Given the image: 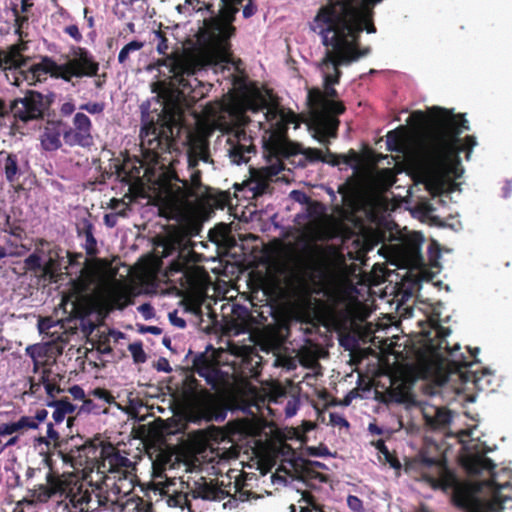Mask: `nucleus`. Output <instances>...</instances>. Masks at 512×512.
Instances as JSON below:
<instances>
[{"mask_svg":"<svg viewBox=\"0 0 512 512\" xmlns=\"http://www.w3.org/2000/svg\"><path fill=\"white\" fill-rule=\"evenodd\" d=\"M236 456V453L235 451H227V452H223L222 454V458L224 459H230V458H234Z\"/></svg>","mask_w":512,"mask_h":512,"instance_id":"603ef678","label":"nucleus"},{"mask_svg":"<svg viewBox=\"0 0 512 512\" xmlns=\"http://www.w3.org/2000/svg\"><path fill=\"white\" fill-rule=\"evenodd\" d=\"M48 480L54 493H60L67 496L69 495L70 489L68 486L70 482L73 481V477L71 475H63L61 477L49 475Z\"/></svg>","mask_w":512,"mask_h":512,"instance_id":"412c9836","label":"nucleus"},{"mask_svg":"<svg viewBox=\"0 0 512 512\" xmlns=\"http://www.w3.org/2000/svg\"><path fill=\"white\" fill-rule=\"evenodd\" d=\"M87 241L91 242V244H95L94 238H92V236H88Z\"/></svg>","mask_w":512,"mask_h":512,"instance_id":"e2e57ef3","label":"nucleus"},{"mask_svg":"<svg viewBox=\"0 0 512 512\" xmlns=\"http://www.w3.org/2000/svg\"><path fill=\"white\" fill-rule=\"evenodd\" d=\"M65 32L76 41L82 39V35L76 25H69L65 28Z\"/></svg>","mask_w":512,"mask_h":512,"instance_id":"72a5a7b5","label":"nucleus"},{"mask_svg":"<svg viewBox=\"0 0 512 512\" xmlns=\"http://www.w3.org/2000/svg\"><path fill=\"white\" fill-rule=\"evenodd\" d=\"M129 468L130 464L120 473L108 476V481H112L109 498L121 508V512H142L141 500L131 495L134 482Z\"/></svg>","mask_w":512,"mask_h":512,"instance_id":"9d476101","label":"nucleus"},{"mask_svg":"<svg viewBox=\"0 0 512 512\" xmlns=\"http://www.w3.org/2000/svg\"><path fill=\"white\" fill-rule=\"evenodd\" d=\"M14 13H15V17H16V22H17L19 28H21L23 22L26 20V17L25 16H23V17L20 16L19 12L17 10H15Z\"/></svg>","mask_w":512,"mask_h":512,"instance_id":"8fccbe9b","label":"nucleus"},{"mask_svg":"<svg viewBox=\"0 0 512 512\" xmlns=\"http://www.w3.org/2000/svg\"><path fill=\"white\" fill-rule=\"evenodd\" d=\"M473 449L474 446L467 444L468 453L463 459V464L467 471L472 474H478L484 471L492 473L495 467L492 461L478 452L474 453L472 451Z\"/></svg>","mask_w":512,"mask_h":512,"instance_id":"dca6fc26","label":"nucleus"},{"mask_svg":"<svg viewBox=\"0 0 512 512\" xmlns=\"http://www.w3.org/2000/svg\"><path fill=\"white\" fill-rule=\"evenodd\" d=\"M347 502L348 505L354 510H359L362 506L361 501L356 496H349Z\"/></svg>","mask_w":512,"mask_h":512,"instance_id":"58836bf2","label":"nucleus"},{"mask_svg":"<svg viewBox=\"0 0 512 512\" xmlns=\"http://www.w3.org/2000/svg\"><path fill=\"white\" fill-rule=\"evenodd\" d=\"M217 490L206 482L199 484L193 491L195 498H202L205 500H215L217 498Z\"/></svg>","mask_w":512,"mask_h":512,"instance_id":"393cba45","label":"nucleus"},{"mask_svg":"<svg viewBox=\"0 0 512 512\" xmlns=\"http://www.w3.org/2000/svg\"><path fill=\"white\" fill-rule=\"evenodd\" d=\"M312 428H313V425H312L311 423H308V424L306 425V429H307V430H310V429H312Z\"/></svg>","mask_w":512,"mask_h":512,"instance_id":"69168bd1","label":"nucleus"},{"mask_svg":"<svg viewBox=\"0 0 512 512\" xmlns=\"http://www.w3.org/2000/svg\"><path fill=\"white\" fill-rule=\"evenodd\" d=\"M472 435H473V431L472 430H468V431H464L463 430V431L459 432L458 436H459V439H460L461 442H465L464 437L465 436H472Z\"/></svg>","mask_w":512,"mask_h":512,"instance_id":"3c124183","label":"nucleus"},{"mask_svg":"<svg viewBox=\"0 0 512 512\" xmlns=\"http://www.w3.org/2000/svg\"><path fill=\"white\" fill-rule=\"evenodd\" d=\"M84 15H85V18L87 19L88 25L90 27H92L94 24V20L92 17H87V9H84Z\"/></svg>","mask_w":512,"mask_h":512,"instance_id":"864d4df0","label":"nucleus"},{"mask_svg":"<svg viewBox=\"0 0 512 512\" xmlns=\"http://www.w3.org/2000/svg\"><path fill=\"white\" fill-rule=\"evenodd\" d=\"M144 47V43L141 41L133 40L126 44L118 54V61L124 65L129 59L131 54L141 50Z\"/></svg>","mask_w":512,"mask_h":512,"instance_id":"5701e85b","label":"nucleus"},{"mask_svg":"<svg viewBox=\"0 0 512 512\" xmlns=\"http://www.w3.org/2000/svg\"><path fill=\"white\" fill-rule=\"evenodd\" d=\"M48 347L46 345H32L26 348L27 354L33 359L35 368L45 365V356L47 354Z\"/></svg>","mask_w":512,"mask_h":512,"instance_id":"4be33fe9","label":"nucleus"},{"mask_svg":"<svg viewBox=\"0 0 512 512\" xmlns=\"http://www.w3.org/2000/svg\"><path fill=\"white\" fill-rule=\"evenodd\" d=\"M18 442V436L17 435H11L9 440L5 443V445L0 449L1 451L6 448L15 445Z\"/></svg>","mask_w":512,"mask_h":512,"instance_id":"a18cd8bd","label":"nucleus"},{"mask_svg":"<svg viewBox=\"0 0 512 512\" xmlns=\"http://www.w3.org/2000/svg\"><path fill=\"white\" fill-rule=\"evenodd\" d=\"M187 266V261L185 258L180 257L178 260L171 263L169 267V272H184Z\"/></svg>","mask_w":512,"mask_h":512,"instance_id":"7c9ffc66","label":"nucleus"},{"mask_svg":"<svg viewBox=\"0 0 512 512\" xmlns=\"http://www.w3.org/2000/svg\"><path fill=\"white\" fill-rule=\"evenodd\" d=\"M47 437H48V439H50L53 442H57V440L59 439V434L56 430H54L52 424H48Z\"/></svg>","mask_w":512,"mask_h":512,"instance_id":"ea45409f","label":"nucleus"},{"mask_svg":"<svg viewBox=\"0 0 512 512\" xmlns=\"http://www.w3.org/2000/svg\"><path fill=\"white\" fill-rule=\"evenodd\" d=\"M71 421H72V419L69 417V418H68V420H67V424H68V426H70Z\"/></svg>","mask_w":512,"mask_h":512,"instance_id":"338daca9","label":"nucleus"},{"mask_svg":"<svg viewBox=\"0 0 512 512\" xmlns=\"http://www.w3.org/2000/svg\"><path fill=\"white\" fill-rule=\"evenodd\" d=\"M75 110L74 105L70 102L64 103L61 107V112L65 115H70Z\"/></svg>","mask_w":512,"mask_h":512,"instance_id":"c03bdc74","label":"nucleus"},{"mask_svg":"<svg viewBox=\"0 0 512 512\" xmlns=\"http://www.w3.org/2000/svg\"><path fill=\"white\" fill-rule=\"evenodd\" d=\"M170 320L173 325L179 328H184L186 326L185 320L180 317H177L176 314H170Z\"/></svg>","mask_w":512,"mask_h":512,"instance_id":"a19ab883","label":"nucleus"},{"mask_svg":"<svg viewBox=\"0 0 512 512\" xmlns=\"http://www.w3.org/2000/svg\"><path fill=\"white\" fill-rule=\"evenodd\" d=\"M156 37L158 38L159 40V43L157 44V51L160 53V54H165L166 51L168 50V45H167V41L166 39L163 37V35L161 34V32H156Z\"/></svg>","mask_w":512,"mask_h":512,"instance_id":"f704fd0d","label":"nucleus"},{"mask_svg":"<svg viewBox=\"0 0 512 512\" xmlns=\"http://www.w3.org/2000/svg\"><path fill=\"white\" fill-rule=\"evenodd\" d=\"M286 413L288 416H293L295 414V408H287Z\"/></svg>","mask_w":512,"mask_h":512,"instance_id":"13d9d810","label":"nucleus"},{"mask_svg":"<svg viewBox=\"0 0 512 512\" xmlns=\"http://www.w3.org/2000/svg\"><path fill=\"white\" fill-rule=\"evenodd\" d=\"M369 430H370L371 432H373V433H377V434H379V433H380V431L378 430V428H377L375 425H373V424H370V426H369Z\"/></svg>","mask_w":512,"mask_h":512,"instance_id":"6e6d98bb","label":"nucleus"},{"mask_svg":"<svg viewBox=\"0 0 512 512\" xmlns=\"http://www.w3.org/2000/svg\"><path fill=\"white\" fill-rule=\"evenodd\" d=\"M49 441L46 440L44 437H39L36 439L35 447L38 449L40 454H44V462L47 466L50 467V457L46 455V453L49 451Z\"/></svg>","mask_w":512,"mask_h":512,"instance_id":"a878e982","label":"nucleus"},{"mask_svg":"<svg viewBox=\"0 0 512 512\" xmlns=\"http://www.w3.org/2000/svg\"><path fill=\"white\" fill-rule=\"evenodd\" d=\"M339 158H341L343 163L354 166L355 168H358L361 162L359 155L353 151L348 155L339 156Z\"/></svg>","mask_w":512,"mask_h":512,"instance_id":"c85d7f7f","label":"nucleus"},{"mask_svg":"<svg viewBox=\"0 0 512 512\" xmlns=\"http://www.w3.org/2000/svg\"><path fill=\"white\" fill-rule=\"evenodd\" d=\"M12 110L14 115L23 121L35 119L43 111L42 97L39 93L31 91L24 98L15 100Z\"/></svg>","mask_w":512,"mask_h":512,"instance_id":"ddd939ff","label":"nucleus"},{"mask_svg":"<svg viewBox=\"0 0 512 512\" xmlns=\"http://www.w3.org/2000/svg\"><path fill=\"white\" fill-rule=\"evenodd\" d=\"M450 330L440 324L437 315L429 317L421 335L415 341L411 361L405 364L406 372L402 378L390 380L391 395L397 402H408L411 399V387L418 378L431 379L443 384L448 373L458 371L468 363L459 345L450 346L446 337Z\"/></svg>","mask_w":512,"mask_h":512,"instance_id":"39448f33","label":"nucleus"},{"mask_svg":"<svg viewBox=\"0 0 512 512\" xmlns=\"http://www.w3.org/2000/svg\"><path fill=\"white\" fill-rule=\"evenodd\" d=\"M48 416V412L45 409L38 410L34 417L31 416H22L20 419H30L34 423V427H25V430L28 429H36L39 424L46 420Z\"/></svg>","mask_w":512,"mask_h":512,"instance_id":"bb28decb","label":"nucleus"},{"mask_svg":"<svg viewBox=\"0 0 512 512\" xmlns=\"http://www.w3.org/2000/svg\"><path fill=\"white\" fill-rule=\"evenodd\" d=\"M67 258H68L67 262L69 263V266H73L74 260L70 257L69 254H67Z\"/></svg>","mask_w":512,"mask_h":512,"instance_id":"680f3d73","label":"nucleus"},{"mask_svg":"<svg viewBox=\"0 0 512 512\" xmlns=\"http://www.w3.org/2000/svg\"><path fill=\"white\" fill-rule=\"evenodd\" d=\"M472 381H473L476 385H480V383H481V381H482V378L478 377V376L476 375V373H474Z\"/></svg>","mask_w":512,"mask_h":512,"instance_id":"5fc2aeb1","label":"nucleus"},{"mask_svg":"<svg viewBox=\"0 0 512 512\" xmlns=\"http://www.w3.org/2000/svg\"><path fill=\"white\" fill-rule=\"evenodd\" d=\"M74 130L65 133V139L70 144L88 146L92 143L91 121L87 115L76 113L73 119Z\"/></svg>","mask_w":512,"mask_h":512,"instance_id":"4468645a","label":"nucleus"},{"mask_svg":"<svg viewBox=\"0 0 512 512\" xmlns=\"http://www.w3.org/2000/svg\"><path fill=\"white\" fill-rule=\"evenodd\" d=\"M427 463H428L429 465H431V464H434L435 462H434V461H432V460H428V461H427Z\"/></svg>","mask_w":512,"mask_h":512,"instance_id":"774afa93","label":"nucleus"},{"mask_svg":"<svg viewBox=\"0 0 512 512\" xmlns=\"http://www.w3.org/2000/svg\"><path fill=\"white\" fill-rule=\"evenodd\" d=\"M52 326H53V321L51 319H41L38 324L40 333L46 332Z\"/></svg>","mask_w":512,"mask_h":512,"instance_id":"4c0bfd02","label":"nucleus"},{"mask_svg":"<svg viewBox=\"0 0 512 512\" xmlns=\"http://www.w3.org/2000/svg\"><path fill=\"white\" fill-rule=\"evenodd\" d=\"M429 253L431 256V261L433 262L434 266H437V258L439 256V246L436 242H432L429 247Z\"/></svg>","mask_w":512,"mask_h":512,"instance_id":"c9c22d12","label":"nucleus"},{"mask_svg":"<svg viewBox=\"0 0 512 512\" xmlns=\"http://www.w3.org/2000/svg\"><path fill=\"white\" fill-rule=\"evenodd\" d=\"M283 170V165L278 158L271 160V164L259 169H250V178L245 183L248 190L253 192L254 196L265 193L269 183L274 179H279L278 175Z\"/></svg>","mask_w":512,"mask_h":512,"instance_id":"f8f14e48","label":"nucleus"},{"mask_svg":"<svg viewBox=\"0 0 512 512\" xmlns=\"http://www.w3.org/2000/svg\"><path fill=\"white\" fill-rule=\"evenodd\" d=\"M25 50L24 44H18L0 53V66L8 71L6 78L16 86L23 82L35 85L49 74L70 80L72 77L94 76L98 71V63L82 48L73 50L71 58L62 65L47 58L39 63H31L30 58L24 56Z\"/></svg>","mask_w":512,"mask_h":512,"instance_id":"0eeeda50","label":"nucleus"},{"mask_svg":"<svg viewBox=\"0 0 512 512\" xmlns=\"http://www.w3.org/2000/svg\"><path fill=\"white\" fill-rule=\"evenodd\" d=\"M213 417V405L210 400L196 399L187 409V418L189 421L198 422L200 420H211Z\"/></svg>","mask_w":512,"mask_h":512,"instance_id":"f3484780","label":"nucleus"},{"mask_svg":"<svg viewBox=\"0 0 512 512\" xmlns=\"http://www.w3.org/2000/svg\"><path fill=\"white\" fill-rule=\"evenodd\" d=\"M506 485H497L495 479L480 483L476 491H487V496H471L463 500L469 512H511L512 498L504 495L502 490Z\"/></svg>","mask_w":512,"mask_h":512,"instance_id":"1a4fd4ad","label":"nucleus"},{"mask_svg":"<svg viewBox=\"0 0 512 512\" xmlns=\"http://www.w3.org/2000/svg\"><path fill=\"white\" fill-rule=\"evenodd\" d=\"M243 0H223L217 17L204 22L197 37V47L181 55L168 56L158 61L162 78L153 84V91L164 100L161 123L150 124L141 131V138H175L182 129V101H196L204 96V86L195 73L210 65L232 64L229 38L234 32L232 22Z\"/></svg>","mask_w":512,"mask_h":512,"instance_id":"7ed1b4c3","label":"nucleus"},{"mask_svg":"<svg viewBox=\"0 0 512 512\" xmlns=\"http://www.w3.org/2000/svg\"><path fill=\"white\" fill-rule=\"evenodd\" d=\"M67 458L75 469L104 475L108 482V476L120 473L130 464L128 458L121 456L111 445L98 447L93 443H86L76 450H71Z\"/></svg>","mask_w":512,"mask_h":512,"instance_id":"6e6552de","label":"nucleus"},{"mask_svg":"<svg viewBox=\"0 0 512 512\" xmlns=\"http://www.w3.org/2000/svg\"><path fill=\"white\" fill-rule=\"evenodd\" d=\"M422 414L426 423L434 429H444L452 420L450 411L428 403L422 406Z\"/></svg>","mask_w":512,"mask_h":512,"instance_id":"2eb2a0df","label":"nucleus"},{"mask_svg":"<svg viewBox=\"0 0 512 512\" xmlns=\"http://www.w3.org/2000/svg\"><path fill=\"white\" fill-rule=\"evenodd\" d=\"M109 207L113 210H116L114 213L106 214L104 217L105 224L112 228L117 224V220L119 216H125L126 210L128 209V205L123 201L119 199H111Z\"/></svg>","mask_w":512,"mask_h":512,"instance_id":"a211bd4d","label":"nucleus"},{"mask_svg":"<svg viewBox=\"0 0 512 512\" xmlns=\"http://www.w3.org/2000/svg\"><path fill=\"white\" fill-rule=\"evenodd\" d=\"M41 144L45 150H56L60 147V133L54 127H46L42 136Z\"/></svg>","mask_w":512,"mask_h":512,"instance_id":"aec40b11","label":"nucleus"},{"mask_svg":"<svg viewBox=\"0 0 512 512\" xmlns=\"http://www.w3.org/2000/svg\"><path fill=\"white\" fill-rule=\"evenodd\" d=\"M49 406L54 407L52 418L56 424L62 423L67 415L75 411V406L68 400H59L50 403Z\"/></svg>","mask_w":512,"mask_h":512,"instance_id":"6ab92c4d","label":"nucleus"},{"mask_svg":"<svg viewBox=\"0 0 512 512\" xmlns=\"http://www.w3.org/2000/svg\"><path fill=\"white\" fill-rule=\"evenodd\" d=\"M386 457H387V459H388V461H389V463H390L391 467H393L394 469H399V468H400V466H401V465H400V463H399V461H398V460H396V459L392 458V457H391L390 455H388V454L386 455Z\"/></svg>","mask_w":512,"mask_h":512,"instance_id":"49530a36","label":"nucleus"},{"mask_svg":"<svg viewBox=\"0 0 512 512\" xmlns=\"http://www.w3.org/2000/svg\"><path fill=\"white\" fill-rule=\"evenodd\" d=\"M32 6V2L30 0H22L21 1V10L22 12H26Z\"/></svg>","mask_w":512,"mask_h":512,"instance_id":"09e8293b","label":"nucleus"},{"mask_svg":"<svg viewBox=\"0 0 512 512\" xmlns=\"http://www.w3.org/2000/svg\"><path fill=\"white\" fill-rule=\"evenodd\" d=\"M302 512H322V511L320 509L316 508V507H313L312 509L305 510V511H302Z\"/></svg>","mask_w":512,"mask_h":512,"instance_id":"052dcab7","label":"nucleus"},{"mask_svg":"<svg viewBox=\"0 0 512 512\" xmlns=\"http://www.w3.org/2000/svg\"><path fill=\"white\" fill-rule=\"evenodd\" d=\"M7 256L6 250L0 246V258H4Z\"/></svg>","mask_w":512,"mask_h":512,"instance_id":"bf43d9fd","label":"nucleus"},{"mask_svg":"<svg viewBox=\"0 0 512 512\" xmlns=\"http://www.w3.org/2000/svg\"><path fill=\"white\" fill-rule=\"evenodd\" d=\"M256 123L264 131L267 139L275 148L288 146V154H303L311 161L337 165L336 155L315 148H305L299 143H287L285 132L288 125L298 128L300 118L291 111L280 108L268 92L247 89L241 93H230L221 101L208 105L203 118H196L197 130L188 132V167L193 170L199 161L208 162V141L210 133L219 129L231 132L227 138L228 154L234 164L248 162L252 145L242 126Z\"/></svg>","mask_w":512,"mask_h":512,"instance_id":"f257e3e1","label":"nucleus"},{"mask_svg":"<svg viewBox=\"0 0 512 512\" xmlns=\"http://www.w3.org/2000/svg\"><path fill=\"white\" fill-rule=\"evenodd\" d=\"M256 11V7L251 3V1L244 7L243 15L245 18L251 17Z\"/></svg>","mask_w":512,"mask_h":512,"instance_id":"79ce46f5","label":"nucleus"},{"mask_svg":"<svg viewBox=\"0 0 512 512\" xmlns=\"http://www.w3.org/2000/svg\"><path fill=\"white\" fill-rule=\"evenodd\" d=\"M4 171L6 179L9 182H14L18 174V161L15 155H7L4 163Z\"/></svg>","mask_w":512,"mask_h":512,"instance_id":"b1692460","label":"nucleus"},{"mask_svg":"<svg viewBox=\"0 0 512 512\" xmlns=\"http://www.w3.org/2000/svg\"><path fill=\"white\" fill-rule=\"evenodd\" d=\"M407 122L409 127L400 126L387 134L388 148L403 155L416 184H423L432 196L456 190V179L463 173L458 154L466 151L469 159L477 144L473 136L463 142L458 139L469 129L467 120L433 107L428 115L413 112Z\"/></svg>","mask_w":512,"mask_h":512,"instance_id":"f03ea898","label":"nucleus"},{"mask_svg":"<svg viewBox=\"0 0 512 512\" xmlns=\"http://www.w3.org/2000/svg\"><path fill=\"white\" fill-rule=\"evenodd\" d=\"M118 265V261H87L62 298L64 311L85 317L92 312L106 316L113 309H123L130 301L131 289L126 275L119 273Z\"/></svg>","mask_w":512,"mask_h":512,"instance_id":"423d86ee","label":"nucleus"},{"mask_svg":"<svg viewBox=\"0 0 512 512\" xmlns=\"http://www.w3.org/2000/svg\"><path fill=\"white\" fill-rule=\"evenodd\" d=\"M381 0H336L320 9L311 28L321 35L327 47L319 68L323 76L324 90L311 89L307 100L311 110L309 127L315 131V137L324 142L326 137H334L339 121L336 115L344 111L341 102L333 98L336 91L333 85L340 77L339 66L349 65L369 53L366 48L360 51L356 47L358 35L364 29L374 33L371 23L372 8Z\"/></svg>","mask_w":512,"mask_h":512,"instance_id":"20e7f679","label":"nucleus"},{"mask_svg":"<svg viewBox=\"0 0 512 512\" xmlns=\"http://www.w3.org/2000/svg\"><path fill=\"white\" fill-rule=\"evenodd\" d=\"M420 208L423 210L424 215H426V216H428L433 211V208L431 207V205L427 204V203H422L420 205Z\"/></svg>","mask_w":512,"mask_h":512,"instance_id":"de8ad7c7","label":"nucleus"},{"mask_svg":"<svg viewBox=\"0 0 512 512\" xmlns=\"http://www.w3.org/2000/svg\"><path fill=\"white\" fill-rule=\"evenodd\" d=\"M81 110H85L90 114H100L104 110V105L98 102H89L80 106Z\"/></svg>","mask_w":512,"mask_h":512,"instance_id":"cd10ccee","label":"nucleus"},{"mask_svg":"<svg viewBox=\"0 0 512 512\" xmlns=\"http://www.w3.org/2000/svg\"><path fill=\"white\" fill-rule=\"evenodd\" d=\"M423 236L420 233L415 232L412 235V245L413 249L416 251L418 249V246L422 243Z\"/></svg>","mask_w":512,"mask_h":512,"instance_id":"37998d69","label":"nucleus"},{"mask_svg":"<svg viewBox=\"0 0 512 512\" xmlns=\"http://www.w3.org/2000/svg\"><path fill=\"white\" fill-rule=\"evenodd\" d=\"M43 254V249L36 247L35 252L25 259V269L38 273L44 280L57 282L58 272L62 266L58 260L59 256L55 252H50L48 257L45 258Z\"/></svg>","mask_w":512,"mask_h":512,"instance_id":"9b49d317","label":"nucleus"},{"mask_svg":"<svg viewBox=\"0 0 512 512\" xmlns=\"http://www.w3.org/2000/svg\"><path fill=\"white\" fill-rule=\"evenodd\" d=\"M185 502H186V496H184L182 494L169 496L167 499V504L172 507H183Z\"/></svg>","mask_w":512,"mask_h":512,"instance_id":"2f4dec72","label":"nucleus"},{"mask_svg":"<svg viewBox=\"0 0 512 512\" xmlns=\"http://www.w3.org/2000/svg\"><path fill=\"white\" fill-rule=\"evenodd\" d=\"M145 309H150V307L148 305H142L140 307V310L143 311V312L145 311Z\"/></svg>","mask_w":512,"mask_h":512,"instance_id":"0e129e2a","label":"nucleus"},{"mask_svg":"<svg viewBox=\"0 0 512 512\" xmlns=\"http://www.w3.org/2000/svg\"><path fill=\"white\" fill-rule=\"evenodd\" d=\"M330 423L333 426L348 428L349 424L347 420L338 413H330Z\"/></svg>","mask_w":512,"mask_h":512,"instance_id":"c756f323","label":"nucleus"},{"mask_svg":"<svg viewBox=\"0 0 512 512\" xmlns=\"http://www.w3.org/2000/svg\"><path fill=\"white\" fill-rule=\"evenodd\" d=\"M290 197L299 203H306L308 201L306 194L298 190H293L290 193Z\"/></svg>","mask_w":512,"mask_h":512,"instance_id":"e433bc0d","label":"nucleus"},{"mask_svg":"<svg viewBox=\"0 0 512 512\" xmlns=\"http://www.w3.org/2000/svg\"><path fill=\"white\" fill-rule=\"evenodd\" d=\"M93 395L107 403H111L113 401V396L105 389H95L93 391Z\"/></svg>","mask_w":512,"mask_h":512,"instance_id":"473e14b6","label":"nucleus"},{"mask_svg":"<svg viewBox=\"0 0 512 512\" xmlns=\"http://www.w3.org/2000/svg\"><path fill=\"white\" fill-rule=\"evenodd\" d=\"M5 113V105L4 103L0 100V117H2Z\"/></svg>","mask_w":512,"mask_h":512,"instance_id":"4d7b16f0","label":"nucleus"}]
</instances>
